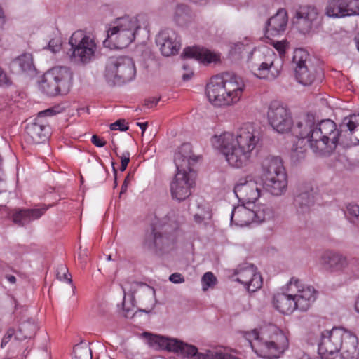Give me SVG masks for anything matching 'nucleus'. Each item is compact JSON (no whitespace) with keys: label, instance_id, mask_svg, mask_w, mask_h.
Returning a JSON list of instances; mask_svg holds the SVG:
<instances>
[{"label":"nucleus","instance_id":"2","mask_svg":"<svg viewBox=\"0 0 359 359\" xmlns=\"http://www.w3.org/2000/svg\"><path fill=\"white\" fill-rule=\"evenodd\" d=\"M245 89V84L241 76L224 72L211 78L206 86V94L212 104L230 107L240 102Z\"/></svg>","mask_w":359,"mask_h":359},{"label":"nucleus","instance_id":"23","mask_svg":"<svg viewBox=\"0 0 359 359\" xmlns=\"http://www.w3.org/2000/svg\"><path fill=\"white\" fill-rule=\"evenodd\" d=\"M315 116L313 114L308 113L299 117V120L293 126V133L299 140L306 139L311 147V133H314L316 130Z\"/></svg>","mask_w":359,"mask_h":359},{"label":"nucleus","instance_id":"42","mask_svg":"<svg viewBox=\"0 0 359 359\" xmlns=\"http://www.w3.org/2000/svg\"><path fill=\"white\" fill-rule=\"evenodd\" d=\"M203 290L206 291L209 287L214 286L217 283V279L212 272H206L201 279Z\"/></svg>","mask_w":359,"mask_h":359},{"label":"nucleus","instance_id":"6","mask_svg":"<svg viewBox=\"0 0 359 359\" xmlns=\"http://www.w3.org/2000/svg\"><path fill=\"white\" fill-rule=\"evenodd\" d=\"M250 62L254 74L259 79H274L280 74L283 67V60L275 52L266 46L255 50Z\"/></svg>","mask_w":359,"mask_h":359},{"label":"nucleus","instance_id":"25","mask_svg":"<svg viewBox=\"0 0 359 359\" xmlns=\"http://www.w3.org/2000/svg\"><path fill=\"white\" fill-rule=\"evenodd\" d=\"M313 202V189L310 186L300 187L294 202L298 215L306 219Z\"/></svg>","mask_w":359,"mask_h":359},{"label":"nucleus","instance_id":"5","mask_svg":"<svg viewBox=\"0 0 359 359\" xmlns=\"http://www.w3.org/2000/svg\"><path fill=\"white\" fill-rule=\"evenodd\" d=\"M314 133H311V149L320 155H329L340 142L342 144L341 128L330 120H323L316 124Z\"/></svg>","mask_w":359,"mask_h":359},{"label":"nucleus","instance_id":"38","mask_svg":"<svg viewBox=\"0 0 359 359\" xmlns=\"http://www.w3.org/2000/svg\"><path fill=\"white\" fill-rule=\"evenodd\" d=\"M306 151V142L304 140H298L293 144L291 149L290 157L292 161L298 162L304 158Z\"/></svg>","mask_w":359,"mask_h":359},{"label":"nucleus","instance_id":"37","mask_svg":"<svg viewBox=\"0 0 359 359\" xmlns=\"http://www.w3.org/2000/svg\"><path fill=\"white\" fill-rule=\"evenodd\" d=\"M168 241L167 237L164 236L161 233L153 229L151 238L145 241V245L149 249L162 250Z\"/></svg>","mask_w":359,"mask_h":359},{"label":"nucleus","instance_id":"10","mask_svg":"<svg viewBox=\"0 0 359 359\" xmlns=\"http://www.w3.org/2000/svg\"><path fill=\"white\" fill-rule=\"evenodd\" d=\"M69 43L73 50L72 57L75 62L86 65L95 58L97 44L93 37L83 31L74 32Z\"/></svg>","mask_w":359,"mask_h":359},{"label":"nucleus","instance_id":"62","mask_svg":"<svg viewBox=\"0 0 359 359\" xmlns=\"http://www.w3.org/2000/svg\"><path fill=\"white\" fill-rule=\"evenodd\" d=\"M192 75H193V72L191 71L190 73L183 74L182 79L184 81H188L189 79H191Z\"/></svg>","mask_w":359,"mask_h":359},{"label":"nucleus","instance_id":"19","mask_svg":"<svg viewBox=\"0 0 359 359\" xmlns=\"http://www.w3.org/2000/svg\"><path fill=\"white\" fill-rule=\"evenodd\" d=\"M320 263L327 271L337 273H347L351 266V262L345 255L331 250L322 254Z\"/></svg>","mask_w":359,"mask_h":359},{"label":"nucleus","instance_id":"28","mask_svg":"<svg viewBox=\"0 0 359 359\" xmlns=\"http://www.w3.org/2000/svg\"><path fill=\"white\" fill-rule=\"evenodd\" d=\"M182 57L194 58L203 63H210L219 60V56L210 50L201 47H187L184 48Z\"/></svg>","mask_w":359,"mask_h":359},{"label":"nucleus","instance_id":"54","mask_svg":"<svg viewBox=\"0 0 359 359\" xmlns=\"http://www.w3.org/2000/svg\"><path fill=\"white\" fill-rule=\"evenodd\" d=\"M92 143L97 147H104L106 144V142L100 139L97 135H93L91 138Z\"/></svg>","mask_w":359,"mask_h":359},{"label":"nucleus","instance_id":"56","mask_svg":"<svg viewBox=\"0 0 359 359\" xmlns=\"http://www.w3.org/2000/svg\"><path fill=\"white\" fill-rule=\"evenodd\" d=\"M54 110L53 109H48L46 110L40 111L38 114V116L36 118H39V120H41V118L44 116H52L53 114Z\"/></svg>","mask_w":359,"mask_h":359},{"label":"nucleus","instance_id":"11","mask_svg":"<svg viewBox=\"0 0 359 359\" xmlns=\"http://www.w3.org/2000/svg\"><path fill=\"white\" fill-rule=\"evenodd\" d=\"M292 65L299 83L304 86H309L313 83L318 69L312 63L310 55L306 50L295 49L292 57Z\"/></svg>","mask_w":359,"mask_h":359},{"label":"nucleus","instance_id":"48","mask_svg":"<svg viewBox=\"0 0 359 359\" xmlns=\"http://www.w3.org/2000/svg\"><path fill=\"white\" fill-rule=\"evenodd\" d=\"M15 334V330L13 328H9L5 335L4 336L1 343V347L4 348L11 339L13 336Z\"/></svg>","mask_w":359,"mask_h":359},{"label":"nucleus","instance_id":"24","mask_svg":"<svg viewBox=\"0 0 359 359\" xmlns=\"http://www.w3.org/2000/svg\"><path fill=\"white\" fill-rule=\"evenodd\" d=\"M26 140L32 144H40L45 142L49 134L47 126L39 118L29 121L25 127Z\"/></svg>","mask_w":359,"mask_h":359},{"label":"nucleus","instance_id":"41","mask_svg":"<svg viewBox=\"0 0 359 359\" xmlns=\"http://www.w3.org/2000/svg\"><path fill=\"white\" fill-rule=\"evenodd\" d=\"M294 23L297 29L303 34L309 33L313 27V22L297 15Z\"/></svg>","mask_w":359,"mask_h":359},{"label":"nucleus","instance_id":"52","mask_svg":"<svg viewBox=\"0 0 359 359\" xmlns=\"http://www.w3.org/2000/svg\"><path fill=\"white\" fill-rule=\"evenodd\" d=\"M121 168H120V170L121 171H124L127 166H128V164L130 161V154L129 152H125L122 154V156H121Z\"/></svg>","mask_w":359,"mask_h":359},{"label":"nucleus","instance_id":"18","mask_svg":"<svg viewBox=\"0 0 359 359\" xmlns=\"http://www.w3.org/2000/svg\"><path fill=\"white\" fill-rule=\"evenodd\" d=\"M325 13L332 18L358 15L359 0H328Z\"/></svg>","mask_w":359,"mask_h":359},{"label":"nucleus","instance_id":"55","mask_svg":"<svg viewBox=\"0 0 359 359\" xmlns=\"http://www.w3.org/2000/svg\"><path fill=\"white\" fill-rule=\"evenodd\" d=\"M209 350L206 351L205 353H199L198 351V348H196V353L195 355H191V358L192 359H209Z\"/></svg>","mask_w":359,"mask_h":359},{"label":"nucleus","instance_id":"21","mask_svg":"<svg viewBox=\"0 0 359 359\" xmlns=\"http://www.w3.org/2000/svg\"><path fill=\"white\" fill-rule=\"evenodd\" d=\"M340 128L343 144H359V114L344 118Z\"/></svg>","mask_w":359,"mask_h":359},{"label":"nucleus","instance_id":"16","mask_svg":"<svg viewBox=\"0 0 359 359\" xmlns=\"http://www.w3.org/2000/svg\"><path fill=\"white\" fill-rule=\"evenodd\" d=\"M346 332L344 329L337 327L323 332L318 345L319 353L327 352L329 354L339 355V351L341 348Z\"/></svg>","mask_w":359,"mask_h":359},{"label":"nucleus","instance_id":"20","mask_svg":"<svg viewBox=\"0 0 359 359\" xmlns=\"http://www.w3.org/2000/svg\"><path fill=\"white\" fill-rule=\"evenodd\" d=\"M156 42L162 55L166 57L177 54L181 46L180 37L171 29L161 31L156 36Z\"/></svg>","mask_w":359,"mask_h":359},{"label":"nucleus","instance_id":"33","mask_svg":"<svg viewBox=\"0 0 359 359\" xmlns=\"http://www.w3.org/2000/svg\"><path fill=\"white\" fill-rule=\"evenodd\" d=\"M143 336L147 339V343L150 347L156 350H166L170 352L172 345L171 341L173 338L152 334L149 332H144Z\"/></svg>","mask_w":359,"mask_h":359},{"label":"nucleus","instance_id":"15","mask_svg":"<svg viewBox=\"0 0 359 359\" xmlns=\"http://www.w3.org/2000/svg\"><path fill=\"white\" fill-rule=\"evenodd\" d=\"M262 184H258L250 176L240 178L234 186V193L243 203L255 202L262 194Z\"/></svg>","mask_w":359,"mask_h":359},{"label":"nucleus","instance_id":"27","mask_svg":"<svg viewBox=\"0 0 359 359\" xmlns=\"http://www.w3.org/2000/svg\"><path fill=\"white\" fill-rule=\"evenodd\" d=\"M262 187L273 196L283 194L287 187V174H279L276 176L262 178Z\"/></svg>","mask_w":359,"mask_h":359},{"label":"nucleus","instance_id":"32","mask_svg":"<svg viewBox=\"0 0 359 359\" xmlns=\"http://www.w3.org/2000/svg\"><path fill=\"white\" fill-rule=\"evenodd\" d=\"M273 304L276 309L284 314L291 313L297 309L294 294L290 292L289 294H276L273 297Z\"/></svg>","mask_w":359,"mask_h":359},{"label":"nucleus","instance_id":"40","mask_svg":"<svg viewBox=\"0 0 359 359\" xmlns=\"http://www.w3.org/2000/svg\"><path fill=\"white\" fill-rule=\"evenodd\" d=\"M72 359H92V351L88 344L80 343L74 347Z\"/></svg>","mask_w":359,"mask_h":359},{"label":"nucleus","instance_id":"8","mask_svg":"<svg viewBox=\"0 0 359 359\" xmlns=\"http://www.w3.org/2000/svg\"><path fill=\"white\" fill-rule=\"evenodd\" d=\"M136 74L135 62L128 56L110 57L106 65L104 76L111 85H122L132 81Z\"/></svg>","mask_w":359,"mask_h":359},{"label":"nucleus","instance_id":"50","mask_svg":"<svg viewBox=\"0 0 359 359\" xmlns=\"http://www.w3.org/2000/svg\"><path fill=\"white\" fill-rule=\"evenodd\" d=\"M346 209L349 215L355 218L359 216V205L356 204H348Z\"/></svg>","mask_w":359,"mask_h":359},{"label":"nucleus","instance_id":"7","mask_svg":"<svg viewBox=\"0 0 359 359\" xmlns=\"http://www.w3.org/2000/svg\"><path fill=\"white\" fill-rule=\"evenodd\" d=\"M72 73L69 67H55L43 76L40 88L49 96L67 94L72 86Z\"/></svg>","mask_w":359,"mask_h":359},{"label":"nucleus","instance_id":"44","mask_svg":"<svg viewBox=\"0 0 359 359\" xmlns=\"http://www.w3.org/2000/svg\"><path fill=\"white\" fill-rule=\"evenodd\" d=\"M57 278L60 280H67L68 283H72V276L69 273L68 269L64 265H60L57 269Z\"/></svg>","mask_w":359,"mask_h":359},{"label":"nucleus","instance_id":"59","mask_svg":"<svg viewBox=\"0 0 359 359\" xmlns=\"http://www.w3.org/2000/svg\"><path fill=\"white\" fill-rule=\"evenodd\" d=\"M321 355L320 359H339V355L329 354L328 353H320Z\"/></svg>","mask_w":359,"mask_h":359},{"label":"nucleus","instance_id":"31","mask_svg":"<svg viewBox=\"0 0 359 359\" xmlns=\"http://www.w3.org/2000/svg\"><path fill=\"white\" fill-rule=\"evenodd\" d=\"M47 208L37 209H19L13 214V222L19 226H25L27 224L41 217Z\"/></svg>","mask_w":359,"mask_h":359},{"label":"nucleus","instance_id":"4","mask_svg":"<svg viewBox=\"0 0 359 359\" xmlns=\"http://www.w3.org/2000/svg\"><path fill=\"white\" fill-rule=\"evenodd\" d=\"M190 145L184 144L175 156L177 172L170 182V189L172 199L182 201L188 198L195 186V174L190 168L191 156L182 154V151L189 150Z\"/></svg>","mask_w":359,"mask_h":359},{"label":"nucleus","instance_id":"14","mask_svg":"<svg viewBox=\"0 0 359 359\" xmlns=\"http://www.w3.org/2000/svg\"><path fill=\"white\" fill-rule=\"evenodd\" d=\"M267 117L269 124L279 133H287L292 128V119L289 111L277 102L270 104Z\"/></svg>","mask_w":359,"mask_h":359},{"label":"nucleus","instance_id":"63","mask_svg":"<svg viewBox=\"0 0 359 359\" xmlns=\"http://www.w3.org/2000/svg\"><path fill=\"white\" fill-rule=\"evenodd\" d=\"M355 307L356 311L359 313V297H358V299L355 302Z\"/></svg>","mask_w":359,"mask_h":359},{"label":"nucleus","instance_id":"53","mask_svg":"<svg viewBox=\"0 0 359 359\" xmlns=\"http://www.w3.org/2000/svg\"><path fill=\"white\" fill-rule=\"evenodd\" d=\"M169 280L174 283H182L184 282V278L181 273H175L170 276Z\"/></svg>","mask_w":359,"mask_h":359},{"label":"nucleus","instance_id":"46","mask_svg":"<svg viewBox=\"0 0 359 359\" xmlns=\"http://www.w3.org/2000/svg\"><path fill=\"white\" fill-rule=\"evenodd\" d=\"M48 46L53 53H57L61 49L62 41L60 38L52 39L50 40Z\"/></svg>","mask_w":359,"mask_h":359},{"label":"nucleus","instance_id":"64","mask_svg":"<svg viewBox=\"0 0 359 359\" xmlns=\"http://www.w3.org/2000/svg\"><path fill=\"white\" fill-rule=\"evenodd\" d=\"M355 39L356 41L358 50H359V35L358 36H356Z\"/></svg>","mask_w":359,"mask_h":359},{"label":"nucleus","instance_id":"17","mask_svg":"<svg viewBox=\"0 0 359 359\" xmlns=\"http://www.w3.org/2000/svg\"><path fill=\"white\" fill-rule=\"evenodd\" d=\"M234 275L237 276L236 280L243 284L248 292H254L262 285V276L256 271L253 264H245L240 266L235 271Z\"/></svg>","mask_w":359,"mask_h":359},{"label":"nucleus","instance_id":"45","mask_svg":"<svg viewBox=\"0 0 359 359\" xmlns=\"http://www.w3.org/2000/svg\"><path fill=\"white\" fill-rule=\"evenodd\" d=\"M209 359H238L229 353H224L221 351H212L209 350Z\"/></svg>","mask_w":359,"mask_h":359},{"label":"nucleus","instance_id":"13","mask_svg":"<svg viewBox=\"0 0 359 359\" xmlns=\"http://www.w3.org/2000/svg\"><path fill=\"white\" fill-rule=\"evenodd\" d=\"M288 292L294 294L297 309L307 311L316 299V291L313 287L304 285L301 280L292 277L287 284Z\"/></svg>","mask_w":359,"mask_h":359},{"label":"nucleus","instance_id":"49","mask_svg":"<svg viewBox=\"0 0 359 359\" xmlns=\"http://www.w3.org/2000/svg\"><path fill=\"white\" fill-rule=\"evenodd\" d=\"M274 48L278 51L280 56L278 57H282V56L285 54L287 43L284 41H276L273 42Z\"/></svg>","mask_w":359,"mask_h":359},{"label":"nucleus","instance_id":"51","mask_svg":"<svg viewBox=\"0 0 359 359\" xmlns=\"http://www.w3.org/2000/svg\"><path fill=\"white\" fill-rule=\"evenodd\" d=\"M12 83L10 78L7 74L0 68V86H8Z\"/></svg>","mask_w":359,"mask_h":359},{"label":"nucleus","instance_id":"39","mask_svg":"<svg viewBox=\"0 0 359 359\" xmlns=\"http://www.w3.org/2000/svg\"><path fill=\"white\" fill-rule=\"evenodd\" d=\"M296 15L313 23L318 18V13L314 6H302L297 11Z\"/></svg>","mask_w":359,"mask_h":359},{"label":"nucleus","instance_id":"47","mask_svg":"<svg viewBox=\"0 0 359 359\" xmlns=\"http://www.w3.org/2000/svg\"><path fill=\"white\" fill-rule=\"evenodd\" d=\"M110 129L119 130L121 131H126L128 129V126L125 125L124 119H119L110 125Z\"/></svg>","mask_w":359,"mask_h":359},{"label":"nucleus","instance_id":"12","mask_svg":"<svg viewBox=\"0 0 359 359\" xmlns=\"http://www.w3.org/2000/svg\"><path fill=\"white\" fill-rule=\"evenodd\" d=\"M271 216V209L265 205L259 206L254 210L244 205H239L235 207L231 212V222L236 226H245L252 222H264Z\"/></svg>","mask_w":359,"mask_h":359},{"label":"nucleus","instance_id":"34","mask_svg":"<svg viewBox=\"0 0 359 359\" xmlns=\"http://www.w3.org/2000/svg\"><path fill=\"white\" fill-rule=\"evenodd\" d=\"M194 14L191 9L187 5L177 4L173 13V20L180 26H184L191 22Z\"/></svg>","mask_w":359,"mask_h":359},{"label":"nucleus","instance_id":"30","mask_svg":"<svg viewBox=\"0 0 359 359\" xmlns=\"http://www.w3.org/2000/svg\"><path fill=\"white\" fill-rule=\"evenodd\" d=\"M262 178L286 174L282 159L278 156H267L262 163Z\"/></svg>","mask_w":359,"mask_h":359},{"label":"nucleus","instance_id":"3","mask_svg":"<svg viewBox=\"0 0 359 359\" xmlns=\"http://www.w3.org/2000/svg\"><path fill=\"white\" fill-rule=\"evenodd\" d=\"M244 337L257 355L263 358H277L288 346L287 337L274 325L265 327L260 331L255 329L246 332Z\"/></svg>","mask_w":359,"mask_h":359},{"label":"nucleus","instance_id":"1","mask_svg":"<svg viewBox=\"0 0 359 359\" xmlns=\"http://www.w3.org/2000/svg\"><path fill=\"white\" fill-rule=\"evenodd\" d=\"M261 140L260 129L253 124L245 123L236 133L226 132L215 135L212 142L221 149L231 166L239 168L249 163L252 151Z\"/></svg>","mask_w":359,"mask_h":359},{"label":"nucleus","instance_id":"43","mask_svg":"<svg viewBox=\"0 0 359 359\" xmlns=\"http://www.w3.org/2000/svg\"><path fill=\"white\" fill-rule=\"evenodd\" d=\"M20 331L25 334V338H29L36 331V325L34 322L28 321L21 323Z\"/></svg>","mask_w":359,"mask_h":359},{"label":"nucleus","instance_id":"58","mask_svg":"<svg viewBox=\"0 0 359 359\" xmlns=\"http://www.w3.org/2000/svg\"><path fill=\"white\" fill-rule=\"evenodd\" d=\"M130 175H128L126 177L125 180L121 186V190L120 194H124L126 191L128 184L130 183Z\"/></svg>","mask_w":359,"mask_h":359},{"label":"nucleus","instance_id":"22","mask_svg":"<svg viewBox=\"0 0 359 359\" xmlns=\"http://www.w3.org/2000/svg\"><path fill=\"white\" fill-rule=\"evenodd\" d=\"M123 290L125 294L123 301V309L126 311V314L130 311L131 309L130 306H126V290L131 292L132 293V299H134V294L138 293L140 295V297L142 300L149 301L152 302L155 298V290L149 286L148 285L139 282H133L130 283L128 281L124 283L123 285Z\"/></svg>","mask_w":359,"mask_h":359},{"label":"nucleus","instance_id":"26","mask_svg":"<svg viewBox=\"0 0 359 359\" xmlns=\"http://www.w3.org/2000/svg\"><path fill=\"white\" fill-rule=\"evenodd\" d=\"M287 23V15L286 11L283 9L278 10L266 22V36L270 38L281 34L285 31Z\"/></svg>","mask_w":359,"mask_h":359},{"label":"nucleus","instance_id":"61","mask_svg":"<svg viewBox=\"0 0 359 359\" xmlns=\"http://www.w3.org/2000/svg\"><path fill=\"white\" fill-rule=\"evenodd\" d=\"M137 125L141 128L142 133H144L147 128L148 123H137Z\"/></svg>","mask_w":359,"mask_h":359},{"label":"nucleus","instance_id":"60","mask_svg":"<svg viewBox=\"0 0 359 359\" xmlns=\"http://www.w3.org/2000/svg\"><path fill=\"white\" fill-rule=\"evenodd\" d=\"M6 278L11 284H15L16 283V278L13 275L7 274L6 275Z\"/></svg>","mask_w":359,"mask_h":359},{"label":"nucleus","instance_id":"35","mask_svg":"<svg viewBox=\"0 0 359 359\" xmlns=\"http://www.w3.org/2000/svg\"><path fill=\"white\" fill-rule=\"evenodd\" d=\"M172 345L170 352H173L184 358H189L191 355L196 353V347L194 345L187 344L177 339L173 338L171 341Z\"/></svg>","mask_w":359,"mask_h":359},{"label":"nucleus","instance_id":"9","mask_svg":"<svg viewBox=\"0 0 359 359\" xmlns=\"http://www.w3.org/2000/svg\"><path fill=\"white\" fill-rule=\"evenodd\" d=\"M139 28L137 18L128 16L120 18L114 22V25L107 30V38L110 39L117 48H123L133 41L136 31Z\"/></svg>","mask_w":359,"mask_h":359},{"label":"nucleus","instance_id":"36","mask_svg":"<svg viewBox=\"0 0 359 359\" xmlns=\"http://www.w3.org/2000/svg\"><path fill=\"white\" fill-rule=\"evenodd\" d=\"M13 67L18 68V72H32L34 69L32 55L29 53H24L12 62Z\"/></svg>","mask_w":359,"mask_h":359},{"label":"nucleus","instance_id":"29","mask_svg":"<svg viewBox=\"0 0 359 359\" xmlns=\"http://www.w3.org/2000/svg\"><path fill=\"white\" fill-rule=\"evenodd\" d=\"M357 337L346 331L340 349L339 359H359V351L357 348Z\"/></svg>","mask_w":359,"mask_h":359},{"label":"nucleus","instance_id":"57","mask_svg":"<svg viewBox=\"0 0 359 359\" xmlns=\"http://www.w3.org/2000/svg\"><path fill=\"white\" fill-rule=\"evenodd\" d=\"M158 100H159V99H157L155 97L147 100H145V106L148 108H152L157 104Z\"/></svg>","mask_w":359,"mask_h":359}]
</instances>
